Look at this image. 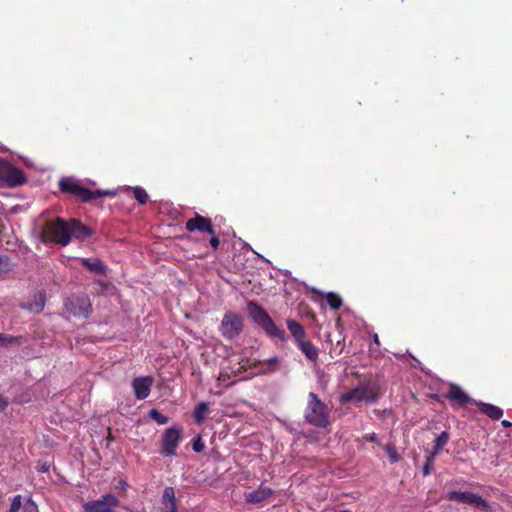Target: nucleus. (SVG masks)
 I'll use <instances>...</instances> for the list:
<instances>
[{"label":"nucleus","mask_w":512,"mask_h":512,"mask_svg":"<svg viewBox=\"0 0 512 512\" xmlns=\"http://www.w3.org/2000/svg\"><path fill=\"white\" fill-rule=\"evenodd\" d=\"M381 389L375 382H360L357 386L339 396L341 404L353 403L360 407L362 403L373 404L381 397Z\"/></svg>","instance_id":"1"},{"label":"nucleus","mask_w":512,"mask_h":512,"mask_svg":"<svg viewBox=\"0 0 512 512\" xmlns=\"http://www.w3.org/2000/svg\"><path fill=\"white\" fill-rule=\"evenodd\" d=\"M304 419L316 428L325 429L330 425L329 408L314 392L308 393Z\"/></svg>","instance_id":"2"},{"label":"nucleus","mask_w":512,"mask_h":512,"mask_svg":"<svg viewBox=\"0 0 512 512\" xmlns=\"http://www.w3.org/2000/svg\"><path fill=\"white\" fill-rule=\"evenodd\" d=\"M247 311L252 320L270 337L285 340V331L280 329L267 311L255 301H249Z\"/></svg>","instance_id":"3"},{"label":"nucleus","mask_w":512,"mask_h":512,"mask_svg":"<svg viewBox=\"0 0 512 512\" xmlns=\"http://www.w3.org/2000/svg\"><path fill=\"white\" fill-rule=\"evenodd\" d=\"M59 188L61 192L69 195H73L79 198L82 202H90L94 199L101 198L103 196H111L115 193L110 190H91L80 185L78 182L71 179H61L59 182Z\"/></svg>","instance_id":"4"},{"label":"nucleus","mask_w":512,"mask_h":512,"mask_svg":"<svg viewBox=\"0 0 512 512\" xmlns=\"http://www.w3.org/2000/svg\"><path fill=\"white\" fill-rule=\"evenodd\" d=\"M41 235L44 242L50 241L61 246H67L70 243L69 221H64L59 217L53 221H48L45 223Z\"/></svg>","instance_id":"5"},{"label":"nucleus","mask_w":512,"mask_h":512,"mask_svg":"<svg viewBox=\"0 0 512 512\" xmlns=\"http://www.w3.org/2000/svg\"><path fill=\"white\" fill-rule=\"evenodd\" d=\"M64 307L66 312L77 318H88L92 312L91 300L85 294L67 298Z\"/></svg>","instance_id":"6"},{"label":"nucleus","mask_w":512,"mask_h":512,"mask_svg":"<svg viewBox=\"0 0 512 512\" xmlns=\"http://www.w3.org/2000/svg\"><path fill=\"white\" fill-rule=\"evenodd\" d=\"M26 181L23 171L8 161L0 159V183L7 187H16Z\"/></svg>","instance_id":"7"},{"label":"nucleus","mask_w":512,"mask_h":512,"mask_svg":"<svg viewBox=\"0 0 512 512\" xmlns=\"http://www.w3.org/2000/svg\"><path fill=\"white\" fill-rule=\"evenodd\" d=\"M445 498L449 501L472 505L481 510H487L489 508V504L485 499L469 491H449L446 493Z\"/></svg>","instance_id":"8"},{"label":"nucleus","mask_w":512,"mask_h":512,"mask_svg":"<svg viewBox=\"0 0 512 512\" xmlns=\"http://www.w3.org/2000/svg\"><path fill=\"white\" fill-rule=\"evenodd\" d=\"M119 500L112 494H104L97 500L88 501L83 504L84 512H110V508L119 506Z\"/></svg>","instance_id":"9"},{"label":"nucleus","mask_w":512,"mask_h":512,"mask_svg":"<svg viewBox=\"0 0 512 512\" xmlns=\"http://www.w3.org/2000/svg\"><path fill=\"white\" fill-rule=\"evenodd\" d=\"M243 328L242 318L233 313H226L221 323V333L226 338H233L237 336Z\"/></svg>","instance_id":"10"},{"label":"nucleus","mask_w":512,"mask_h":512,"mask_svg":"<svg viewBox=\"0 0 512 512\" xmlns=\"http://www.w3.org/2000/svg\"><path fill=\"white\" fill-rule=\"evenodd\" d=\"M182 429L181 428H169L165 431L162 439V453L170 456L175 455L176 448L181 439Z\"/></svg>","instance_id":"11"},{"label":"nucleus","mask_w":512,"mask_h":512,"mask_svg":"<svg viewBox=\"0 0 512 512\" xmlns=\"http://www.w3.org/2000/svg\"><path fill=\"white\" fill-rule=\"evenodd\" d=\"M185 228L188 232L198 231L200 233L214 235V226L211 220L198 213H195L193 218L187 220Z\"/></svg>","instance_id":"12"},{"label":"nucleus","mask_w":512,"mask_h":512,"mask_svg":"<svg viewBox=\"0 0 512 512\" xmlns=\"http://www.w3.org/2000/svg\"><path fill=\"white\" fill-rule=\"evenodd\" d=\"M444 397L450 401H454L459 406H467L468 404H474L477 402L472 399L459 385L451 383L448 391L444 394Z\"/></svg>","instance_id":"13"},{"label":"nucleus","mask_w":512,"mask_h":512,"mask_svg":"<svg viewBox=\"0 0 512 512\" xmlns=\"http://www.w3.org/2000/svg\"><path fill=\"white\" fill-rule=\"evenodd\" d=\"M152 382L153 380L151 377L135 378L132 381V388L135 397L139 400L147 398L151 390Z\"/></svg>","instance_id":"14"},{"label":"nucleus","mask_w":512,"mask_h":512,"mask_svg":"<svg viewBox=\"0 0 512 512\" xmlns=\"http://www.w3.org/2000/svg\"><path fill=\"white\" fill-rule=\"evenodd\" d=\"M92 235V230L77 219L69 220V237L77 240H85Z\"/></svg>","instance_id":"15"},{"label":"nucleus","mask_w":512,"mask_h":512,"mask_svg":"<svg viewBox=\"0 0 512 512\" xmlns=\"http://www.w3.org/2000/svg\"><path fill=\"white\" fill-rule=\"evenodd\" d=\"M475 405L479 408V411L482 414L486 415L488 418L492 420H499L503 416V410L496 405L485 403L482 401L475 402Z\"/></svg>","instance_id":"16"},{"label":"nucleus","mask_w":512,"mask_h":512,"mask_svg":"<svg viewBox=\"0 0 512 512\" xmlns=\"http://www.w3.org/2000/svg\"><path fill=\"white\" fill-rule=\"evenodd\" d=\"M273 493L272 489L263 485H260L258 489H255L245 495V500L248 503H260L266 500Z\"/></svg>","instance_id":"17"},{"label":"nucleus","mask_w":512,"mask_h":512,"mask_svg":"<svg viewBox=\"0 0 512 512\" xmlns=\"http://www.w3.org/2000/svg\"><path fill=\"white\" fill-rule=\"evenodd\" d=\"M81 264L87 268L90 272L105 275L107 271V266L100 259H90V258H81Z\"/></svg>","instance_id":"18"},{"label":"nucleus","mask_w":512,"mask_h":512,"mask_svg":"<svg viewBox=\"0 0 512 512\" xmlns=\"http://www.w3.org/2000/svg\"><path fill=\"white\" fill-rule=\"evenodd\" d=\"M162 505L164 511L162 512H177L175 491L173 487H166L162 493Z\"/></svg>","instance_id":"19"},{"label":"nucleus","mask_w":512,"mask_h":512,"mask_svg":"<svg viewBox=\"0 0 512 512\" xmlns=\"http://www.w3.org/2000/svg\"><path fill=\"white\" fill-rule=\"evenodd\" d=\"M297 346L308 360L316 361L318 359V349L311 341L303 339L297 342Z\"/></svg>","instance_id":"20"},{"label":"nucleus","mask_w":512,"mask_h":512,"mask_svg":"<svg viewBox=\"0 0 512 512\" xmlns=\"http://www.w3.org/2000/svg\"><path fill=\"white\" fill-rule=\"evenodd\" d=\"M287 328L295 339L296 343L305 339L306 332L304 327L299 322L295 320H287Z\"/></svg>","instance_id":"21"},{"label":"nucleus","mask_w":512,"mask_h":512,"mask_svg":"<svg viewBox=\"0 0 512 512\" xmlns=\"http://www.w3.org/2000/svg\"><path fill=\"white\" fill-rule=\"evenodd\" d=\"M208 410H209L208 404L204 401L199 402L196 405V407L193 411V417H194V421L196 422V424L200 425V424L204 423Z\"/></svg>","instance_id":"22"},{"label":"nucleus","mask_w":512,"mask_h":512,"mask_svg":"<svg viewBox=\"0 0 512 512\" xmlns=\"http://www.w3.org/2000/svg\"><path fill=\"white\" fill-rule=\"evenodd\" d=\"M324 298L326 299L330 308L335 311L339 310L341 308V306L343 305V301H342L341 297L334 292L326 293L324 295Z\"/></svg>","instance_id":"23"},{"label":"nucleus","mask_w":512,"mask_h":512,"mask_svg":"<svg viewBox=\"0 0 512 512\" xmlns=\"http://www.w3.org/2000/svg\"><path fill=\"white\" fill-rule=\"evenodd\" d=\"M449 441V434L446 431H443L437 438L435 439V445L433 453L436 455L439 453V451L448 443Z\"/></svg>","instance_id":"24"},{"label":"nucleus","mask_w":512,"mask_h":512,"mask_svg":"<svg viewBox=\"0 0 512 512\" xmlns=\"http://www.w3.org/2000/svg\"><path fill=\"white\" fill-rule=\"evenodd\" d=\"M435 456L436 454L431 452L429 453V455L427 456V459L425 461V464L423 466V476H428L430 475L432 469H433V464H434V460H435Z\"/></svg>","instance_id":"25"},{"label":"nucleus","mask_w":512,"mask_h":512,"mask_svg":"<svg viewBox=\"0 0 512 512\" xmlns=\"http://www.w3.org/2000/svg\"><path fill=\"white\" fill-rule=\"evenodd\" d=\"M133 194H134V197L135 199L140 203V204H145L147 202V199H148V195L146 193V191L140 187H135L133 189Z\"/></svg>","instance_id":"26"},{"label":"nucleus","mask_w":512,"mask_h":512,"mask_svg":"<svg viewBox=\"0 0 512 512\" xmlns=\"http://www.w3.org/2000/svg\"><path fill=\"white\" fill-rule=\"evenodd\" d=\"M38 298H39L38 301H35L34 304L30 305V310H32V311H34L36 313L41 312L44 309V306H45V297H44V295L42 293H39L38 294Z\"/></svg>","instance_id":"27"},{"label":"nucleus","mask_w":512,"mask_h":512,"mask_svg":"<svg viewBox=\"0 0 512 512\" xmlns=\"http://www.w3.org/2000/svg\"><path fill=\"white\" fill-rule=\"evenodd\" d=\"M20 337L4 335L0 333V346H7L10 344L19 343Z\"/></svg>","instance_id":"28"},{"label":"nucleus","mask_w":512,"mask_h":512,"mask_svg":"<svg viewBox=\"0 0 512 512\" xmlns=\"http://www.w3.org/2000/svg\"><path fill=\"white\" fill-rule=\"evenodd\" d=\"M385 450L392 463L398 462L400 460V457L397 454V451L393 445L387 444Z\"/></svg>","instance_id":"29"},{"label":"nucleus","mask_w":512,"mask_h":512,"mask_svg":"<svg viewBox=\"0 0 512 512\" xmlns=\"http://www.w3.org/2000/svg\"><path fill=\"white\" fill-rule=\"evenodd\" d=\"M21 506H22V496L16 495L12 500V503L10 505V509L8 512H18L19 509L21 508Z\"/></svg>","instance_id":"30"},{"label":"nucleus","mask_w":512,"mask_h":512,"mask_svg":"<svg viewBox=\"0 0 512 512\" xmlns=\"http://www.w3.org/2000/svg\"><path fill=\"white\" fill-rule=\"evenodd\" d=\"M204 448H205V445L201 439V436H198L196 439L193 440L192 449L195 452L200 453L204 450Z\"/></svg>","instance_id":"31"},{"label":"nucleus","mask_w":512,"mask_h":512,"mask_svg":"<svg viewBox=\"0 0 512 512\" xmlns=\"http://www.w3.org/2000/svg\"><path fill=\"white\" fill-rule=\"evenodd\" d=\"M210 236H211V238L209 240V243H210L211 247L215 250L218 249V247L220 245V240H219L218 236L216 235V231L214 230V235H210Z\"/></svg>","instance_id":"32"},{"label":"nucleus","mask_w":512,"mask_h":512,"mask_svg":"<svg viewBox=\"0 0 512 512\" xmlns=\"http://www.w3.org/2000/svg\"><path fill=\"white\" fill-rule=\"evenodd\" d=\"M149 417L155 420L158 424H160V411L158 409H151L149 411Z\"/></svg>","instance_id":"33"},{"label":"nucleus","mask_w":512,"mask_h":512,"mask_svg":"<svg viewBox=\"0 0 512 512\" xmlns=\"http://www.w3.org/2000/svg\"><path fill=\"white\" fill-rule=\"evenodd\" d=\"M25 512H37V506L31 500L24 506Z\"/></svg>","instance_id":"34"},{"label":"nucleus","mask_w":512,"mask_h":512,"mask_svg":"<svg viewBox=\"0 0 512 512\" xmlns=\"http://www.w3.org/2000/svg\"><path fill=\"white\" fill-rule=\"evenodd\" d=\"M266 363L272 370H274L279 364V359L277 357H272L268 359Z\"/></svg>","instance_id":"35"},{"label":"nucleus","mask_w":512,"mask_h":512,"mask_svg":"<svg viewBox=\"0 0 512 512\" xmlns=\"http://www.w3.org/2000/svg\"><path fill=\"white\" fill-rule=\"evenodd\" d=\"M363 439H364L365 441H368V442H375V443H377V442H378L377 435H376V433H374V432H373V433H370V434H366V435H364V436H363Z\"/></svg>","instance_id":"36"},{"label":"nucleus","mask_w":512,"mask_h":512,"mask_svg":"<svg viewBox=\"0 0 512 512\" xmlns=\"http://www.w3.org/2000/svg\"><path fill=\"white\" fill-rule=\"evenodd\" d=\"M127 487H128V483L125 480H120L118 482V485H117L118 489L126 490Z\"/></svg>","instance_id":"37"},{"label":"nucleus","mask_w":512,"mask_h":512,"mask_svg":"<svg viewBox=\"0 0 512 512\" xmlns=\"http://www.w3.org/2000/svg\"><path fill=\"white\" fill-rule=\"evenodd\" d=\"M7 401L0 395V410H4L7 407Z\"/></svg>","instance_id":"38"},{"label":"nucleus","mask_w":512,"mask_h":512,"mask_svg":"<svg viewBox=\"0 0 512 512\" xmlns=\"http://www.w3.org/2000/svg\"><path fill=\"white\" fill-rule=\"evenodd\" d=\"M501 425L505 428H509V427H512V422L508 421V420H502L501 421Z\"/></svg>","instance_id":"39"},{"label":"nucleus","mask_w":512,"mask_h":512,"mask_svg":"<svg viewBox=\"0 0 512 512\" xmlns=\"http://www.w3.org/2000/svg\"><path fill=\"white\" fill-rule=\"evenodd\" d=\"M373 341L376 345H380V340H379V337H378V334L374 333L373 334Z\"/></svg>","instance_id":"40"},{"label":"nucleus","mask_w":512,"mask_h":512,"mask_svg":"<svg viewBox=\"0 0 512 512\" xmlns=\"http://www.w3.org/2000/svg\"><path fill=\"white\" fill-rule=\"evenodd\" d=\"M161 421H162V424H165V423H167L168 418L162 415Z\"/></svg>","instance_id":"41"},{"label":"nucleus","mask_w":512,"mask_h":512,"mask_svg":"<svg viewBox=\"0 0 512 512\" xmlns=\"http://www.w3.org/2000/svg\"><path fill=\"white\" fill-rule=\"evenodd\" d=\"M166 206H167V204H163V203H162V204H161L162 210H163L164 208L166 209Z\"/></svg>","instance_id":"42"},{"label":"nucleus","mask_w":512,"mask_h":512,"mask_svg":"<svg viewBox=\"0 0 512 512\" xmlns=\"http://www.w3.org/2000/svg\"><path fill=\"white\" fill-rule=\"evenodd\" d=\"M110 512H117L114 508H110Z\"/></svg>","instance_id":"43"},{"label":"nucleus","mask_w":512,"mask_h":512,"mask_svg":"<svg viewBox=\"0 0 512 512\" xmlns=\"http://www.w3.org/2000/svg\"><path fill=\"white\" fill-rule=\"evenodd\" d=\"M340 512H352V511H350V510H343V511H340Z\"/></svg>","instance_id":"44"}]
</instances>
